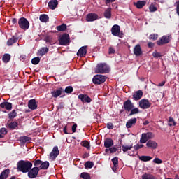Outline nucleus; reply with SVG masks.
Here are the masks:
<instances>
[{"instance_id":"obj_17","label":"nucleus","mask_w":179,"mask_h":179,"mask_svg":"<svg viewBox=\"0 0 179 179\" xmlns=\"http://www.w3.org/2000/svg\"><path fill=\"white\" fill-rule=\"evenodd\" d=\"M134 55H136V57H140V55H142L143 52H142V48H141V45L137 44L134 48Z\"/></svg>"},{"instance_id":"obj_35","label":"nucleus","mask_w":179,"mask_h":179,"mask_svg":"<svg viewBox=\"0 0 179 179\" xmlns=\"http://www.w3.org/2000/svg\"><path fill=\"white\" fill-rule=\"evenodd\" d=\"M19 124L17 122H12L8 124L10 129H17Z\"/></svg>"},{"instance_id":"obj_46","label":"nucleus","mask_w":179,"mask_h":179,"mask_svg":"<svg viewBox=\"0 0 179 179\" xmlns=\"http://www.w3.org/2000/svg\"><path fill=\"white\" fill-rule=\"evenodd\" d=\"M31 64L33 65H38V64H40V57H34L31 60Z\"/></svg>"},{"instance_id":"obj_28","label":"nucleus","mask_w":179,"mask_h":179,"mask_svg":"<svg viewBox=\"0 0 179 179\" xmlns=\"http://www.w3.org/2000/svg\"><path fill=\"white\" fill-rule=\"evenodd\" d=\"M10 170L9 169L3 171L0 175V179H6L9 177Z\"/></svg>"},{"instance_id":"obj_15","label":"nucleus","mask_w":179,"mask_h":179,"mask_svg":"<svg viewBox=\"0 0 179 179\" xmlns=\"http://www.w3.org/2000/svg\"><path fill=\"white\" fill-rule=\"evenodd\" d=\"M142 96H143V92L142 90H138L133 94V99L135 101H138L142 99Z\"/></svg>"},{"instance_id":"obj_8","label":"nucleus","mask_w":179,"mask_h":179,"mask_svg":"<svg viewBox=\"0 0 179 179\" xmlns=\"http://www.w3.org/2000/svg\"><path fill=\"white\" fill-rule=\"evenodd\" d=\"M134 107V103H132V101H131L129 99L123 103V108L125 110V111H128V113H129V111H131Z\"/></svg>"},{"instance_id":"obj_61","label":"nucleus","mask_w":179,"mask_h":179,"mask_svg":"<svg viewBox=\"0 0 179 179\" xmlns=\"http://www.w3.org/2000/svg\"><path fill=\"white\" fill-rule=\"evenodd\" d=\"M64 108V103L60 102L57 106V110H62Z\"/></svg>"},{"instance_id":"obj_52","label":"nucleus","mask_w":179,"mask_h":179,"mask_svg":"<svg viewBox=\"0 0 179 179\" xmlns=\"http://www.w3.org/2000/svg\"><path fill=\"white\" fill-rule=\"evenodd\" d=\"M145 134L148 139H153L155 138V134L152 132H147Z\"/></svg>"},{"instance_id":"obj_18","label":"nucleus","mask_w":179,"mask_h":179,"mask_svg":"<svg viewBox=\"0 0 179 179\" xmlns=\"http://www.w3.org/2000/svg\"><path fill=\"white\" fill-rule=\"evenodd\" d=\"M136 121H138V120L136 117L129 120L126 123V128L129 129L132 128V127H135L136 124Z\"/></svg>"},{"instance_id":"obj_36","label":"nucleus","mask_w":179,"mask_h":179,"mask_svg":"<svg viewBox=\"0 0 179 179\" xmlns=\"http://www.w3.org/2000/svg\"><path fill=\"white\" fill-rule=\"evenodd\" d=\"M31 141V138L27 137L26 136L20 137V142L22 143H26V142H30Z\"/></svg>"},{"instance_id":"obj_49","label":"nucleus","mask_w":179,"mask_h":179,"mask_svg":"<svg viewBox=\"0 0 179 179\" xmlns=\"http://www.w3.org/2000/svg\"><path fill=\"white\" fill-rule=\"evenodd\" d=\"M150 12H156L157 10V7L155 6L153 3L150 4L149 6Z\"/></svg>"},{"instance_id":"obj_14","label":"nucleus","mask_w":179,"mask_h":179,"mask_svg":"<svg viewBox=\"0 0 179 179\" xmlns=\"http://www.w3.org/2000/svg\"><path fill=\"white\" fill-rule=\"evenodd\" d=\"M97 19H99V15L96 13H89L86 17L87 22H94Z\"/></svg>"},{"instance_id":"obj_64","label":"nucleus","mask_w":179,"mask_h":179,"mask_svg":"<svg viewBox=\"0 0 179 179\" xmlns=\"http://www.w3.org/2000/svg\"><path fill=\"white\" fill-rule=\"evenodd\" d=\"M45 41L46 43H51V37H50V36H46V37L45 38Z\"/></svg>"},{"instance_id":"obj_56","label":"nucleus","mask_w":179,"mask_h":179,"mask_svg":"<svg viewBox=\"0 0 179 179\" xmlns=\"http://www.w3.org/2000/svg\"><path fill=\"white\" fill-rule=\"evenodd\" d=\"M0 134L2 135H6L8 134V129L5 127H3L0 129Z\"/></svg>"},{"instance_id":"obj_44","label":"nucleus","mask_w":179,"mask_h":179,"mask_svg":"<svg viewBox=\"0 0 179 179\" xmlns=\"http://www.w3.org/2000/svg\"><path fill=\"white\" fill-rule=\"evenodd\" d=\"M134 148V145L131 144L130 145H122V150L123 152H128V150H131Z\"/></svg>"},{"instance_id":"obj_32","label":"nucleus","mask_w":179,"mask_h":179,"mask_svg":"<svg viewBox=\"0 0 179 179\" xmlns=\"http://www.w3.org/2000/svg\"><path fill=\"white\" fill-rule=\"evenodd\" d=\"M106 19H111V8H108L103 13Z\"/></svg>"},{"instance_id":"obj_60","label":"nucleus","mask_w":179,"mask_h":179,"mask_svg":"<svg viewBox=\"0 0 179 179\" xmlns=\"http://www.w3.org/2000/svg\"><path fill=\"white\" fill-rule=\"evenodd\" d=\"M108 54H115V50L112 47L109 48Z\"/></svg>"},{"instance_id":"obj_31","label":"nucleus","mask_w":179,"mask_h":179,"mask_svg":"<svg viewBox=\"0 0 179 179\" xmlns=\"http://www.w3.org/2000/svg\"><path fill=\"white\" fill-rule=\"evenodd\" d=\"M149 141V138L146 135V133H143L141 135V138H140V143H146V142Z\"/></svg>"},{"instance_id":"obj_45","label":"nucleus","mask_w":179,"mask_h":179,"mask_svg":"<svg viewBox=\"0 0 179 179\" xmlns=\"http://www.w3.org/2000/svg\"><path fill=\"white\" fill-rule=\"evenodd\" d=\"M149 40H152V41H156L157 38H159V34H152L148 37Z\"/></svg>"},{"instance_id":"obj_30","label":"nucleus","mask_w":179,"mask_h":179,"mask_svg":"<svg viewBox=\"0 0 179 179\" xmlns=\"http://www.w3.org/2000/svg\"><path fill=\"white\" fill-rule=\"evenodd\" d=\"M134 5L137 9H142L146 5V1H138Z\"/></svg>"},{"instance_id":"obj_41","label":"nucleus","mask_w":179,"mask_h":179,"mask_svg":"<svg viewBox=\"0 0 179 179\" xmlns=\"http://www.w3.org/2000/svg\"><path fill=\"white\" fill-rule=\"evenodd\" d=\"M17 115V113L15 110H13L10 113H8V117L10 120H13V118H16Z\"/></svg>"},{"instance_id":"obj_34","label":"nucleus","mask_w":179,"mask_h":179,"mask_svg":"<svg viewBox=\"0 0 179 179\" xmlns=\"http://www.w3.org/2000/svg\"><path fill=\"white\" fill-rule=\"evenodd\" d=\"M2 61L5 64H8V62H9V61H10V55H9L8 53L4 54L2 57Z\"/></svg>"},{"instance_id":"obj_21","label":"nucleus","mask_w":179,"mask_h":179,"mask_svg":"<svg viewBox=\"0 0 179 179\" xmlns=\"http://www.w3.org/2000/svg\"><path fill=\"white\" fill-rule=\"evenodd\" d=\"M113 166L112 167L113 171L115 173L118 170V157H115L112 159Z\"/></svg>"},{"instance_id":"obj_55","label":"nucleus","mask_w":179,"mask_h":179,"mask_svg":"<svg viewBox=\"0 0 179 179\" xmlns=\"http://www.w3.org/2000/svg\"><path fill=\"white\" fill-rule=\"evenodd\" d=\"M153 163H156V164H162L163 161L160 159V158H155L153 159Z\"/></svg>"},{"instance_id":"obj_37","label":"nucleus","mask_w":179,"mask_h":179,"mask_svg":"<svg viewBox=\"0 0 179 179\" xmlns=\"http://www.w3.org/2000/svg\"><path fill=\"white\" fill-rule=\"evenodd\" d=\"M151 159L152 157L150 156L142 155L139 157V160L141 162H150Z\"/></svg>"},{"instance_id":"obj_38","label":"nucleus","mask_w":179,"mask_h":179,"mask_svg":"<svg viewBox=\"0 0 179 179\" xmlns=\"http://www.w3.org/2000/svg\"><path fill=\"white\" fill-rule=\"evenodd\" d=\"M81 146L86 148V149H90V143L87 140H84L80 143Z\"/></svg>"},{"instance_id":"obj_29","label":"nucleus","mask_w":179,"mask_h":179,"mask_svg":"<svg viewBox=\"0 0 179 179\" xmlns=\"http://www.w3.org/2000/svg\"><path fill=\"white\" fill-rule=\"evenodd\" d=\"M142 179H157V177L155 176L152 173H145L141 176Z\"/></svg>"},{"instance_id":"obj_2","label":"nucleus","mask_w":179,"mask_h":179,"mask_svg":"<svg viewBox=\"0 0 179 179\" xmlns=\"http://www.w3.org/2000/svg\"><path fill=\"white\" fill-rule=\"evenodd\" d=\"M110 72V67L106 63H99L97 64L95 69L96 73H108Z\"/></svg>"},{"instance_id":"obj_4","label":"nucleus","mask_w":179,"mask_h":179,"mask_svg":"<svg viewBox=\"0 0 179 179\" xmlns=\"http://www.w3.org/2000/svg\"><path fill=\"white\" fill-rule=\"evenodd\" d=\"M107 80V76L103 75H96L92 78V82L94 85H101Z\"/></svg>"},{"instance_id":"obj_9","label":"nucleus","mask_w":179,"mask_h":179,"mask_svg":"<svg viewBox=\"0 0 179 179\" xmlns=\"http://www.w3.org/2000/svg\"><path fill=\"white\" fill-rule=\"evenodd\" d=\"M150 106H152V103L148 99H141L139 101V107L143 110L150 108Z\"/></svg>"},{"instance_id":"obj_43","label":"nucleus","mask_w":179,"mask_h":179,"mask_svg":"<svg viewBox=\"0 0 179 179\" xmlns=\"http://www.w3.org/2000/svg\"><path fill=\"white\" fill-rule=\"evenodd\" d=\"M85 169H92L94 166V164L92 161H87L84 164Z\"/></svg>"},{"instance_id":"obj_19","label":"nucleus","mask_w":179,"mask_h":179,"mask_svg":"<svg viewBox=\"0 0 179 179\" xmlns=\"http://www.w3.org/2000/svg\"><path fill=\"white\" fill-rule=\"evenodd\" d=\"M114 146V141L111 138H107L104 141V148L108 149V148H112Z\"/></svg>"},{"instance_id":"obj_48","label":"nucleus","mask_w":179,"mask_h":179,"mask_svg":"<svg viewBox=\"0 0 179 179\" xmlns=\"http://www.w3.org/2000/svg\"><path fill=\"white\" fill-rule=\"evenodd\" d=\"M64 92L67 94L72 93V92H73V88L72 87V86H68L65 88Z\"/></svg>"},{"instance_id":"obj_51","label":"nucleus","mask_w":179,"mask_h":179,"mask_svg":"<svg viewBox=\"0 0 179 179\" xmlns=\"http://www.w3.org/2000/svg\"><path fill=\"white\" fill-rule=\"evenodd\" d=\"M173 125H176V122L173 117H170L169 119V126L173 127Z\"/></svg>"},{"instance_id":"obj_6","label":"nucleus","mask_w":179,"mask_h":179,"mask_svg":"<svg viewBox=\"0 0 179 179\" xmlns=\"http://www.w3.org/2000/svg\"><path fill=\"white\" fill-rule=\"evenodd\" d=\"M27 173L29 178H37L38 173H40V169L38 166H34L31 168V170H29Z\"/></svg>"},{"instance_id":"obj_63","label":"nucleus","mask_w":179,"mask_h":179,"mask_svg":"<svg viewBox=\"0 0 179 179\" xmlns=\"http://www.w3.org/2000/svg\"><path fill=\"white\" fill-rule=\"evenodd\" d=\"M12 23L14 24H18L19 21H17V19H16V18H13L12 19Z\"/></svg>"},{"instance_id":"obj_40","label":"nucleus","mask_w":179,"mask_h":179,"mask_svg":"<svg viewBox=\"0 0 179 179\" xmlns=\"http://www.w3.org/2000/svg\"><path fill=\"white\" fill-rule=\"evenodd\" d=\"M56 29L57 31H65V30H66V24H62L56 27Z\"/></svg>"},{"instance_id":"obj_26","label":"nucleus","mask_w":179,"mask_h":179,"mask_svg":"<svg viewBox=\"0 0 179 179\" xmlns=\"http://www.w3.org/2000/svg\"><path fill=\"white\" fill-rule=\"evenodd\" d=\"M50 167V162L45 161L41 162L40 166L38 167L39 170H47Z\"/></svg>"},{"instance_id":"obj_53","label":"nucleus","mask_w":179,"mask_h":179,"mask_svg":"<svg viewBox=\"0 0 179 179\" xmlns=\"http://www.w3.org/2000/svg\"><path fill=\"white\" fill-rule=\"evenodd\" d=\"M143 144H137L136 145L134 146V150L137 151L139 149H142V148H143Z\"/></svg>"},{"instance_id":"obj_13","label":"nucleus","mask_w":179,"mask_h":179,"mask_svg":"<svg viewBox=\"0 0 179 179\" xmlns=\"http://www.w3.org/2000/svg\"><path fill=\"white\" fill-rule=\"evenodd\" d=\"M86 54H87V46L81 47L77 52L78 57H80V58L86 57Z\"/></svg>"},{"instance_id":"obj_5","label":"nucleus","mask_w":179,"mask_h":179,"mask_svg":"<svg viewBox=\"0 0 179 179\" xmlns=\"http://www.w3.org/2000/svg\"><path fill=\"white\" fill-rule=\"evenodd\" d=\"M171 35H164L161 38L157 41V45L162 46L164 44H169L171 41Z\"/></svg>"},{"instance_id":"obj_3","label":"nucleus","mask_w":179,"mask_h":179,"mask_svg":"<svg viewBox=\"0 0 179 179\" xmlns=\"http://www.w3.org/2000/svg\"><path fill=\"white\" fill-rule=\"evenodd\" d=\"M18 26L22 30H29L30 22L24 17H21L18 20Z\"/></svg>"},{"instance_id":"obj_12","label":"nucleus","mask_w":179,"mask_h":179,"mask_svg":"<svg viewBox=\"0 0 179 179\" xmlns=\"http://www.w3.org/2000/svg\"><path fill=\"white\" fill-rule=\"evenodd\" d=\"M79 100H81L82 103H92V99L87 94H80L78 95Z\"/></svg>"},{"instance_id":"obj_62","label":"nucleus","mask_w":179,"mask_h":179,"mask_svg":"<svg viewBox=\"0 0 179 179\" xmlns=\"http://www.w3.org/2000/svg\"><path fill=\"white\" fill-rule=\"evenodd\" d=\"M148 47L149 48H153L155 47V43H153L152 42H148Z\"/></svg>"},{"instance_id":"obj_22","label":"nucleus","mask_w":179,"mask_h":179,"mask_svg":"<svg viewBox=\"0 0 179 179\" xmlns=\"http://www.w3.org/2000/svg\"><path fill=\"white\" fill-rule=\"evenodd\" d=\"M147 148H149L150 149H157V143L153 140H149L146 143Z\"/></svg>"},{"instance_id":"obj_7","label":"nucleus","mask_w":179,"mask_h":179,"mask_svg":"<svg viewBox=\"0 0 179 179\" xmlns=\"http://www.w3.org/2000/svg\"><path fill=\"white\" fill-rule=\"evenodd\" d=\"M69 34H63L59 40V45H68L69 44Z\"/></svg>"},{"instance_id":"obj_57","label":"nucleus","mask_w":179,"mask_h":179,"mask_svg":"<svg viewBox=\"0 0 179 179\" xmlns=\"http://www.w3.org/2000/svg\"><path fill=\"white\" fill-rule=\"evenodd\" d=\"M106 128H108V129H113L114 124H113V123H111V122H108L106 124Z\"/></svg>"},{"instance_id":"obj_58","label":"nucleus","mask_w":179,"mask_h":179,"mask_svg":"<svg viewBox=\"0 0 179 179\" xmlns=\"http://www.w3.org/2000/svg\"><path fill=\"white\" fill-rule=\"evenodd\" d=\"M117 150H118V149L115 147H112L109 148V152H110V153H115Z\"/></svg>"},{"instance_id":"obj_10","label":"nucleus","mask_w":179,"mask_h":179,"mask_svg":"<svg viewBox=\"0 0 179 179\" xmlns=\"http://www.w3.org/2000/svg\"><path fill=\"white\" fill-rule=\"evenodd\" d=\"M64 93V88L59 87L57 90H54L50 92V94L52 97H54L55 99H57V97H59Z\"/></svg>"},{"instance_id":"obj_25","label":"nucleus","mask_w":179,"mask_h":179,"mask_svg":"<svg viewBox=\"0 0 179 179\" xmlns=\"http://www.w3.org/2000/svg\"><path fill=\"white\" fill-rule=\"evenodd\" d=\"M48 51H50V49H48V48H42L38 51L37 55H38V57H43V55H45V54H47Z\"/></svg>"},{"instance_id":"obj_11","label":"nucleus","mask_w":179,"mask_h":179,"mask_svg":"<svg viewBox=\"0 0 179 179\" xmlns=\"http://www.w3.org/2000/svg\"><path fill=\"white\" fill-rule=\"evenodd\" d=\"M120 31H121V27L117 24H115L111 28V34L113 36H115V37H118L120 36Z\"/></svg>"},{"instance_id":"obj_47","label":"nucleus","mask_w":179,"mask_h":179,"mask_svg":"<svg viewBox=\"0 0 179 179\" xmlns=\"http://www.w3.org/2000/svg\"><path fill=\"white\" fill-rule=\"evenodd\" d=\"M33 162L34 167H38V166H41L43 161L41 159H34Z\"/></svg>"},{"instance_id":"obj_23","label":"nucleus","mask_w":179,"mask_h":179,"mask_svg":"<svg viewBox=\"0 0 179 179\" xmlns=\"http://www.w3.org/2000/svg\"><path fill=\"white\" fill-rule=\"evenodd\" d=\"M48 7L50 9H52V10H54L57 8V6H58V1L57 0H50L48 3Z\"/></svg>"},{"instance_id":"obj_24","label":"nucleus","mask_w":179,"mask_h":179,"mask_svg":"<svg viewBox=\"0 0 179 179\" xmlns=\"http://www.w3.org/2000/svg\"><path fill=\"white\" fill-rule=\"evenodd\" d=\"M28 107L30 110H37V103L36 99H31L28 102Z\"/></svg>"},{"instance_id":"obj_42","label":"nucleus","mask_w":179,"mask_h":179,"mask_svg":"<svg viewBox=\"0 0 179 179\" xmlns=\"http://www.w3.org/2000/svg\"><path fill=\"white\" fill-rule=\"evenodd\" d=\"M80 177V178H83V179H92V177H90V174H89L87 172L81 173Z\"/></svg>"},{"instance_id":"obj_59","label":"nucleus","mask_w":179,"mask_h":179,"mask_svg":"<svg viewBox=\"0 0 179 179\" xmlns=\"http://www.w3.org/2000/svg\"><path fill=\"white\" fill-rule=\"evenodd\" d=\"M76 128H78V124H74L71 127L73 134H75V132H76Z\"/></svg>"},{"instance_id":"obj_54","label":"nucleus","mask_w":179,"mask_h":179,"mask_svg":"<svg viewBox=\"0 0 179 179\" xmlns=\"http://www.w3.org/2000/svg\"><path fill=\"white\" fill-rule=\"evenodd\" d=\"M174 6H176V13L179 16V1H176Z\"/></svg>"},{"instance_id":"obj_27","label":"nucleus","mask_w":179,"mask_h":179,"mask_svg":"<svg viewBox=\"0 0 179 179\" xmlns=\"http://www.w3.org/2000/svg\"><path fill=\"white\" fill-rule=\"evenodd\" d=\"M17 38L15 36H13L10 38H9L7 41V45H8L9 47H10V45H13V44H15V43H17Z\"/></svg>"},{"instance_id":"obj_16","label":"nucleus","mask_w":179,"mask_h":179,"mask_svg":"<svg viewBox=\"0 0 179 179\" xmlns=\"http://www.w3.org/2000/svg\"><path fill=\"white\" fill-rule=\"evenodd\" d=\"M59 155V150H58V146H55L50 154V156L52 159H57Z\"/></svg>"},{"instance_id":"obj_33","label":"nucleus","mask_w":179,"mask_h":179,"mask_svg":"<svg viewBox=\"0 0 179 179\" xmlns=\"http://www.w3.org/2000/svg\"><path fill=\"white\" fill-rule=\"evenodd\" d=\"M39 19L42 23H47L50 17L46 14H42L40 15Z\"/></svg>"},{"instance_id":"obj_20","label":"nucleus","mask_w":179,"mask_h":179,"mask_svg":"<svg viewBox=\"0 0 179 179\" xmlns=\"http://www.w3.org/2000/svg\"><path fill=\"white\" fill-rule=\"evenodd\" d=\"M0 107L1 108H5L8 111H10V110H12V103L8 101L2 102L0 104Z\"/></svg>"},{"instance_id":"obj_1","label":"nucleus","mask_w":179,"mask_h":179,"mask_svg":"<svg viewBox=\"0 0 179 179\" xmlns=\"http://www.w3.org/2000/svg\"><path fill=\"white\" fill-rule=\"evenodd\" d=\"M33 167V162L29 160L21 159L17 163V170L21 173H26Z\"/></svg>"},{"instance_id":"obj_39","label":"nucleus","mask_w":179,"mask_h":179,"mask_svg":"<svg viewBox=\"0 0 179 179\" xmlns=\"http://www.w3.org/2000/svg\"><path fill=\"white\" fill-rule=\"evenodd\" d=\"M134 114H139V108H132L130 110V113L128 115V117H132V115H134Z\"/></svg>"},{"instance_id":"obj_50","label":"nucleus","mask_w":179,"mask_h":179,"mask_svg":"<svg viewBox=\"0 0 179 179\" xmlns=\"http://www.w3.org/2000/svg\"><path fill=\"white\" fill-rule=\"evenodd\" d=\"M152 56L154 57V58H162V57H163L162 53H160L159 52H154L152 53Z\"/></svg>"}]
</instances>
